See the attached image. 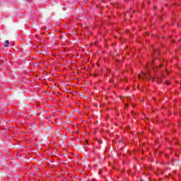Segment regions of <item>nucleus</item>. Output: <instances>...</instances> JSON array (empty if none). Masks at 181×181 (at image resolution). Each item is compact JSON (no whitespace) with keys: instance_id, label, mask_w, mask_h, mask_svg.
Listing matches in <instances>:
<instances>
[{"instance_id":"7ed1b4c3","label":"nucleus","mask_w":181,"mask_h":181,"mask_svg":"<svg viewBox=\"0 0 181 181\" xmlns=\"http://www.w3.org/2000/svg\"><path fill=\"white\" fill-rule=\"evenodd\" d=\"M85 142H86V144H88V140L85 139Z\"/></svg>"},{"instance_id":"f03ea898","label":"nucleus","mask_w":181,"mask_h":181,"mask_svg":"<svg viewBox=\"0 0 181 181\" xmlns=\"http://www.w3.org/2000/svg\"><path fill=\"white\" fill-rule=\"evenodd\" d=\"M9 45V40H5L4 41V47H8Z\"/></svg>"},{"instance_id":"f257e3e1","label":"nucleus","mask_w":181,"mask_h":181,"mask_svg":"<svg viewBox=\"0 0 181 181\" xmlns=\"http://www.w3.org/2000/svg\"><path fill=\"white\" fill-rule=\"evenodd\" d=\"M152 76V74H151V73L149 72H147V73H144V72H142L141 74H139V78H147L148 79L149 77H151Z\"/></svg>"},{"instance_id":"20e7f679","label":"nucleus","mask_w":181,"mask_h":181,"mask_svg":"<svg viewBox=\"0 0 181 181\" xmlns=\"http://www.w3.org/2000/svg\"><path fill=\"white\" fill-rule=\"evenodd\" d=\"M160 67H162V65H160Z\"/></svg>"}]
</instances>
